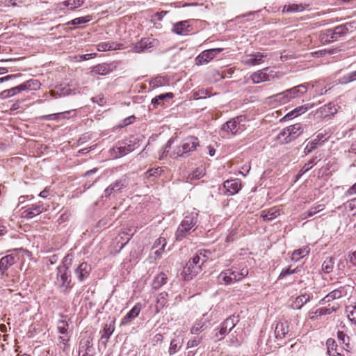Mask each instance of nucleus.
Returning <instances> with one entry per match:
<instances>
[{
  "label": "nucleus",
  "mask_w": 356,
  "mask_h": 356,
  "mask_svg": "<svg viewBox=\"0 0 356 356\" xmlns=\"http://www.w3.org/2000/svg\"><path fill=\"white\" fill-rule=\"evenodd\" d=\"M352 23H346L340 26H336L333 29L326 30L321 34V40L325 43H330L337 40L339 38L348 33L350 29H353Z\"/></svg>",
  "instance_id": "4"
},
{
  "label": "nucleus",
  "mask_w": 356,
  "mask_h": 356,
  "mask_svg": "<svg viewBox=\"0 0 356 356\" xmlns=\"http://www.w3.org/2000/svg\"><path fill=\"white\" fill-rule=\"evenodd\" d=\"M110 68L106 63H102L94 67L92 72L97 74L105 75L109 72Z\"/></svg>",
  "instance_id": "41"
},
{
  "label": "nucleus",
  "mask_w": 356,
  "mask_h": 356,
  "mask_svg": "<svg viewBox=\"0 0 356 356\" xmlns=\"http://www.w3.org/2000/svg\"><path fill=\"white\" fill-rule=\"evenodd\" d=\"M128 186L126 177H123L110 184L104 191L105 197H109L113 193L118 192Z\"/></svg>",
  "instance_id": "11"
},
{
  "label": "nucleus",
  "mask_w": 356,
  "mask_h": 356,
  "mask_svg": "<svg viewBox=\"0 0 356 356\" xmlns=\"http://www.w3.org/2000/svg\"><path fill=\"white\" fill-rule=\"evenodd\" d=\"M289 131L291 134V140H295L302 133V128L300 124H295L288 127Z\"/></svg>",
  "instance_id": "36"
},
{
  "label": "nucleus",
  "mask_w": 356,
  "mask_h": 356,
  "mask_svg": "<svg viewBox=\"0 0 356 356\" xmlns=\"http://www.w3.org/2000/svg\"><path fill=\"white\" fill-rule=\"evenodd\" d=\"M346 311L349 320L356 324V305L347 306Z\"/></svg>",
  "instance_id": "50"
},
{
  "label": "nucleus",
  "mask_w": 356,
  "mask_h": 356,
  "mask_svg": "<svg viewBox=\"0 0 356 356\" xmlns=\"http://www.w3.org/2000/svg\"><path fill=\"white\" fill-rule=\"evenodd\" d=\"M334 264V258L330 257L326 258L322 264V270L325 273H330L332 271Z\"/></svg>",
  "instance_id": "39"
},
{
  "label": "nucleus",
  "mask_w": 356,
  "mask_h": 356,
  "mask_svg": "<svg viewBox=\"0 0 356 356\" xmlns=\"http://www.w3.org/2000/svg\"><path fill=\"white\" fill-rule=\"evenodd\" d=\"M92 19L90 15L85 17H80L73 19L74 26L81 25L82 24L87 23Z\"/></svg>",
  "instance_id": "57"
},
{
  "label": "nucleus",
  "mask_w": 356,
  "mask_h": 356,
  "mask_svg": "<svg viewBox=\"0 0 356 356\" xmlns=\"http://www.w3.org/2000/svg\"><path fill=\"white\" fill-rule=\"evenodd\" d=\"M223 185L229 195L236 193L241 188V183L238 179L227 180Z\"/></svg>",
  "instance_id": "20"
},
{
  "label": "nucleus",
  "mask_w": 356,
  "mask_h": 356,
  "mask_svg": "<svg viewBox=\"0 0 356 356\" xmlns=\"http://www.w3.org/2000/svg\"><path fill=\"white\" fill-rule=\"evenodd\" d=\"M266 56L267 54L256 52L247 56V58L243 60V63L245 65H257L264 63V58Z\"/></svg>",
  "instance_id": "17"
},
{
  "label": "nucleus",
  "mask_w": 356,
  "mask_h": 356,
  "mask_svg": "<svg viewBox=\"0 0 356 356\" xmlns=\"http://www.w3.org/2000/svg\"><path fill=\"white\" fill-rule=\"evenodd\" d=\"M167 275L164 273H160L153 280L152 286L155 290H158L167 282Z\"/></svg>",
  "instance_id": "28"
},
{
  "label": "nucleus",
  "mask_w": 356,
  "mask_h": 356,
  "mask_svg": "<svg viewBox=\"0 0 356 356\" xmlns=\"http://www.w3.org/2000/svg\"><path fill=\"white\" fill-rule=\"evenodd\" d=\"M122 44L111 42H103L97 45V49L99 51L120 49Z\"/></svg>",
  "instance_id": "26"
},
{
  "label": "nucleus",
  "mask_w": 356,
  "mask_h": 356,
  "mask_svg": "<svg viewBox=\"0 0 356 356\" xmlns=\"http://www.w3.org/2000/svg\"><path fill=\"white\" fill-rule=\"evenodd\" d=\"M18 259L16 254H10L2 257L0 260V270L2 273H4L9 267L14 264Z\"/></svg>",
  "instance_id": "18"
},
{
  "label": "nucleus",
  "mask_w": 356,
  "mask_h": 356,
  "mask_svg": "<svg viewBox=\"0 0 356 356\" xmlns=\"http://www.w3.org/2000/svg\"><path fill=\"white\" fill-rule=\"evenodd\" d=\"M337 337L338 339L342 342L343 344H344L343 348L348 351L350 348H351L350 345V338L348 337L342 331H338L337 332Z\"/></svg>",
  "instance_id": "46"
},
{
  "label": "nucleus",
  "mask_w": 356,
  "mask_h": 356,
  "mask_svg": "<svg viewBox=\"0 0 356 356\" xmlns=\"http://www.w3.org/2000/svg\"><path fill=\"white\" fill-rule=\"evenodd\" d=\"M95 355L93 337L91 335L82 337L79 344V356H95Z\"/></svg>",
  "instance_id": "6"
},
{
  "label": "nucleus",
  "mask_w": 356,
  "mask_h": 356,
  "mask_svg": "<svg viewBox=\"0 0 356 356\" xmlns=\"http://www.w3.org/2000/svg\"><path fill=\"white\" fill-rule=\"evenodd\" d=\"M136 230L134 227H128L124 231L122 232V234L126 236L125 242H122V245L120 246V249H122L124 245L130 241L132 236L136 233Z\"/></svg>",
  "instance_id": "45"
},
{
  "label": "nucleus",
  "mask_w": 356,
  "mask_h": 356,
  "mask_svg": "<svg viewBox=\"0 0 356 356\" xmlns=\"http://www.w3.org/2000/svg\"><path fill=\"white\" fill-rule=\"evenodd\" d=\"M280 215L279 209L276 208H270L268 210H264L261 212V218L265 221H270L275 219Z\"/></svg>",
  "instance_id": "29"
},
{
  "label": "nucleus",
  "mask_w": 356,
  "mask_h": 356,
  "mask_svg": "<svg viewBox=\"0 0 356 356\" xmlns=\"http://www.w3.org/2000/svg\"><path fill=\"white\" fill-rule=\"evenodd\" d=\"M159 41L154 38H142L136 43L132 47V51L134 53H141L147 51L151 48L158 45Z\"/></svg>",
  "instance_id": "8"
},
{
  "label": "nucleus",
  "mask_w": 356,
  "mask_h": 356,
  "mask_svg": "<svg viewBox=\"0 0 356 356\" xmlns=\"http://www.w3.org/2000/svg\"><path fill=\"white\" fill-rule=\"evenodd\" d=\"M46 210L44 204L42 202L32 204L31 207L28 208L23 212L24 217L26 218H32L38 216Z\"/></svg>",
  "instance_id": "14"
},
{
  "label": "nucleus",
  "mask_w": 356,
  "mask_h": 356,
  "mask_svg": "<svg viewBox=\"0 0 356 356\" xmlns=\"http://www.w3.org/2000/svg\"><path fill=\"white\" fill-rule=\"evenodd\" d=\"M173 97H174V95L172 92L161 94L159 95L156 96L154 98H153L152 99L151 102L154 106H156L157 105H159L161 102H163L167 99H172Z\"/></svg>",
  "instance_id": "40"
},
{
  "label": "nucleus",
  "mask_w": 356,
  "mask_h": 356,
  "mask_svg": "<svg viewBox=\"0 0 356 356\" xmlns=\"http://www.w3.org/2000/svg\"><path fill=\"white\" fill-rule=\"evenodd\" d=\"M57 329L62 334H65L68 329V323L64 320H60L58 322Z\"/></svg>",
  "instance_id": "55"
},
{
  "label": "nucleus",
  "mask_w": 356,
  "mask_h": 356,
  "mask_svg": "<svg viewBox=\"0 0 356 356\" xmlns=\"http://www.w3.org/2000/svg\"><path fill=\"white\" fill-rule=\"evenodd\" d=\"M168 293L162 292L158 296V303L163 307L167 303Z\"/></svg>",
  "instance_id": "61"
},
{
  "label": "nucleus",
  "mask_w": 356,
  "mask_h": 356,
  "mask_svg": "<svg viewBox=\"0 0 356 356\" xmlns=\"http://www.w3.org/2000/svg\"><path fill=\"white\" fill-rule=\"evenodd\" d=\"M347 207L353 214H356V197L347 202Z\"/></svg>",
  "instance_id": "63"
},
{
  "label": "nucleus",
  "mask_w": 356,
  "mask_h": 356,
  "mask_svg": "<svg viewBox=\"0 0 356 356\" xmlns=\"http://www.w3.org/2000/svg\"><path fill=\"white\" fill-rule=\"evenodd\" d=\"M269 67H265L261 70H258L254 72L250 78L254 83H259L264 81H269L274 78V74H273V71L270 73Z\"/></svg>",
  "instance_id": "10"
},
{
  "label": "nucleus",
  "mask_w": 356,
  "mask_h": 356,
  "mask_svg": "<svg viewBox=\"0 0 356 356\" xmlns=\"http://www.w3.org/2000/svg\"><path fill=\"white\" fill-rule=\"evenodd\" d=\"M198 213L191 212L187 214L179 225L176 233V239L181 241L186 236L191 234L197 227Z\"/></svg>",
  "instance_id": "1"
},
{
  "label": "nucleus",
  "mask_w": 356,
  "mask_h": 356,
  "mask_svg": "<svg viewBox=\"0 0 356 356\" xmlns=\"http://www.w3.org/2000/svg\"><path fill=\"white\" fill-rule=\"evenodd\" d=\"M327 353L329 356H344L337 351V344L333 339H328L326 341Z\"/></svg>",
  "instance_id": "24"
},
{
  "label": "nucleus",
  "mask_w": 356,
  "mask_h": 356,
  "mask_svg": "<svg viewBox=\"0 0 356 356\" xmlns=\"http://www.w3.org/2000/svg\"><path fill=\"white\" fill-rule=\"evenodd\" d=\"M316 159V157H313L308 163L304 165L302 168L299 172V176L302 175L313 167V165L315 164L314 161Z\"/></svg>",
  "instance_id": "54"
},
{
  "label": "nucleus",
  "mask_w": 356,
  "mask_h": 356,
  "mask_svg": "<svg viewBox=\"0 0 356 356\" xmlns=\"http://www.w3.org/2000/svg\"><path fill=\"white\" fill-rule=\"evenodd\" d=\"M141 310V305L136 304L123 318L121 325H126L131 322L140 314Z\"/></svg>",
  "instance_id": "19"
},
{
  "label": "nucleus",
  "mask_w": 356,
  "mask_h": 356,
  "mask_svg": "<svg viewBox=\"0 0 356 356\" xmlns=\"http://www.w3.org/2000/svg\"><path fill=\"white\" fill-rule=\"evenodd\" d=\"M324 209V206L323 204H318L316 207H312L307 212H305L302 214V218L306 219L309 217H312L320 211H322Z\"/></svg>",
  "instance_id": "43"
},
{
  "label": "nucleus",
  "mask_w": 356,
  "mask_h": 356,
  "mask_svg": "<svg viewBox=\"0 0 356 356\" xmlns=\"http://www.w3.org/2000/svg\"><path fill=\"white\" fill-rule=\"evenodd\" d=\"M114 325L112 324H106L102 334L101 336V340L102 343L104 344V346L106 345L110 337L112 335V334L114 332Z\"/></svg>",
  "instance_id": "30"
},
{
  "label": "nucleus",
  "mask_w": 356,
  "mask_h": 356,
  "mask_svg": "<svg viewBox=\"0 0 356 356\" xmlns=\"http://www.w3.org/2000/svg\"><path fill=\"white\" fill-rule=\"evenodd\" d=\"M205 322L202 320H199L195 322L191 329V333L193 334H197L204 330Z\"/></svg>",
  "instance_id": "49"
},
{
  "label": "nucleus",
  "mask_w": 356,
  "mask_h": 356,
  "mask_svg": "<svg viewBox=\"0 0 356 356\" xmlns=\"http://www.w3.org/2000/svg\"><path fill=\"white\" fill-rule=\"evenodd\" d=\"M203 337H195L187 342V348H194L200 344Z\"/></svg>",
  "instance_id": "56"
},
{
  "label": "nucleus",
  "mask_w": 356,
  "mask_h": 356,
  "mask_svg": "<svg viewBox=\"0 0 356 356\" xmlns=\"http://www.w3.org/2000/svg\"><path fill=\"white\" fill-rule=\"evenodd\" d=\"M243 117H236L224 124L222 127V130L227 134L236 135L244 129V124H241Z\"/></svg>",
  "instance_id": "7"
},
{
  "label": "nucleus",
  "mask_w": 356,
  "mask_h": 356,
  "mask_svg": "<svg viewBox=\"0 0 356 356\" xmlns=\"http://www.w3.org/2000/svg\"><path fill=\"white\" fill-rule=\"evenodd\" d=\"M277 138L284 143H289L292 141L291 140V134L288 127L282 129L277 136Z\"/></svg>",
  "instance_id": "47"
},
{
  "label": "nucleus",
  "mask_w": 356,
  "mask_h": 356,
  "mask_svg": "<svg viewBox=\"0 0 356 356\" xmlns=\"http://www.w3.org/2000/svg\"><path fill=\"white\" fill-rule=\"evenodd\" d=\"M296 272L295 269L291 270L290 268L283 269L281 273L280 274L279 277L282 278L289 275L293 274Z\"/></svg>",
  "instance_id": "64"
},
{
  "label": "nucleus",
  "mask_w": 356,
  "mask_h": 356,
  "mask_svg": "<svg viewBox=\"0 0 356 356\" xmlns=\"http://www.w3.org/2000/svg\"><path fill=\"white\" fill-rule=\"evenodd\" d=\"M339 106L333 104L329 103L327 104L324 105L323 106L319 108V112L324 115V117H327L329 115H333L337 113Z\"/></svg>",
  "instance_id": "22"
},
{
  "label": "nucleus",
  "mask_w": 356,
  "mask_h": 356,
  "mask_svg": "<svg viewBox=\"0 0 356 356\" xmlns=\"http://www.w3.org/2000/svg\"><path fill=\"white\" fill-rule=\"evenodd\" d=\"M65 2V5L69 7L67 10L74 11L76 8L83 6L84 0H66Z\"/></svg>",
  "instance_id": "48"
},
{
  "label": "nucleus",
  "mask_w": 356,
  "mask_h": 356,
  "mask_svg": "<svg viewBox=\"0 0 356 356\" xmlns=\"http://www.w3.org/2000/svg\"><path fill=\"white\" fill-rule=\"evenodd\" d=\"M203 175L204 173L202 169L197 168L196 170L188 175V179H199L203 176Z\"/></svg>",
  "instance_id": "58"
},
{
  "label": "nucleus",
  "mask_w": 356,
  "mask_h": 356,
  "mask_svg": "<svg viewBox=\"0 0 356 356\" xmlns=\"http://www.w3.org/2000/svg\"><path fill=\"white\" fill-rule=\"evenodd\" d=\"M308 108L305 106H301L296 108L293 111L287 113L284 118H293L297 117L307 111Z\"/></svg>",
  "instance_id": "42"
},
{
  "label": "nucleus",
  "mask_w": 356,
  "mask_h": 356,
  "mask_svg": "<svg viewBox=\"0 0 356 356\" xmlns=\"http://www.w3.org/2000/svg\"><path fill=\"white\" fill-rule=\"evenodd\" d=\"M65 3H66L65 1L57 3L56 9L59 13H63L64 14H67L70 11V10H67V8H69V7H67V6L65 5Z\"/></svg>",
  "instance_id": "60"
},
{
  "label": "nucleus",
  "mask_w": 356,
  "mask_h": 356,
  "mask_svg": "<svg viewBox=\"0 0 356 356\" xmlns=\"http://www.w3.org/2000/svg\"><path fill=\"white\" fill-rule=\"evenodd\" d=\"M199 146V140L195 136H190L184 139L180 145L177 146L170 154V156L176 158L178 156H187L195 151Z\"/></svg>",
  "instance_id": "2"
},
{
  "label": "nucleus",
  "mask_w": 356,
  "mask_h": 356,
  "mask_svg": "<svg viewBox=\"0 0 356 356\" xmlns=\"http://www.w3.org/2000/svg\"><path fill=\"white\" fill-rule=\"evenodd\" d=\"M305 8V6L302 3L300 4H291V5H285L283 7L282 12L283 13H296V12H301L303 11Z\"/></svg>",
  "instance_id": "37"
},
{
  "label": "nucleus",
  "mask_w": 356,
  "mask_h": 356,
  "mask_svg": "<svg viewBox=\"0 0 356 356\" xmlns=\"http://www.w3.org/2000/svg\"><path fill=\"white\" fill-rule=\"evenodd\" d=\"M238 321V316H230L222 323L221 327L219 330V334L223 336L229 333Z\"/></svg>",
  "instance_id": "12"
},
{
  "label": "nucleus",
  "mask_w": 356,
  "mask_h": 356,
  "mask_svg": "<svg viewBox=\"0 0 356 356\" xmlns=\"http://www.w3.org/2000/svg\"><path fill=\"white\" fill-rule=\"evenodd\" d=\"M271 98L273 99L275 102H277L283 104L288 103L291 100V96H289L287 90L272 96Z\"/></svg>",
  "instance_id": "35"
},
{
  "label": "nucleus",
  "mask_w": 356,
  "mask_h": 356,
  "mask_svg": "<svg viewBox=\"0 0 356 356\" xmlns=\"http://www.w3.org/2000/svg\"><path fill=\"white\" fill-rule=\"evenodd\" d=\"M56 286L60 292L66 293L71 288V278L68 273V268L65 264L57 268L56 279L54 281Z\"/></svg>",
  "instance_id": "5"
},
{
  "label": "nucleus",
  "mask_w": 356,
  "mask_h": 356,
  "mask_svg": "<svg viewBox=\"0 0 356 356\" xmlns=\"http://www.w3.org/2000/svg\"><path fill=\"white\" fill-rule=\"evenodd\" d=\"M231 269H227L220 273L218 277V282L220 284H230L232 283Z\"/></svg>",
  "instance_id": "32"
},
{
  "label": "nucleus",
  "mask_w": 356,
  "mask_h": 356,
  "mask_svg": "<svg viewBox=\"0 0 356 356\" xmlns=\"http://www.w3.org/2000/svg\"><path fill=\"white\" fill-rule=\"evenodd\" d=\"M91 271V266L86 262H82L74 270V274L79 282L86 279Z\"/></svg>",
  "instance_id": "15"
},
{
  "label": "nucleus",
  "mask_w": 356,
  "mask_h": 356,
  "mask_svg": "<svg viewBox=\"0 0 356 356\" xmlns=\"http://www.w3.org/2000/svg\"><path fill=\"white\" fill-rule=\"evenodd\" d=\"M289 332V324L286 321L278 322L275 329V334L277 339H283Z\"/></svg>",
  "instance_id": "21"
},
{
  "label": "nucleus",
  "mask_w": 356,
  "mask_h": 356,
  "mask_svg": "<svg viewBox=\"0 0 356 356\" xmlns=\"http://www.w3.org/2000/svg\"><path fill=\"white\" fill-rule=\"evenodd\" d=\"M309 249L307 247L304 248H300V249L296 250L293 251V252L292 254V259L298 261L300 258H303L305 256H307L309 254Z\"/></svg>",
  "instance_id": "44"
},
{
  "label": "nucleus",
  "mask_w": 356,
  "mask_h": 356,
  "mask_svg": "<svg viewBox=\"0 0 356 356\" xmlns=\"http://www.w3.org/2000/svg\"><path fill=\"white\" fill-rule=\"evenodd\" d=\"M231 273H232L231 277L232 280V282H234L239 281L244 278L245 276H247L248 274V270L247 268H242L239 272L231 269Z\"/></svg>",
  "instance_id": "38"
},
{
  "label": "nucleus",
  "mask_w": 356,
  "mask_h": 356,
  "mask_svg": "<svg viewBox=\"0 0 356 356\" xmlns=\"http://www.w3.org/2000/svg\"><path fill=\"white\" fill-rule=\"evenodd\" d=\"M327 134L328 132L326 130H324L323 131L321 130L316 135L315 140L318 143H320V141H322V143H323L328 138V137L327 136Z\"/></svg>",
  "instance_id": "59"
},
{
  "label": "nucleus",
  "mask_w": 356,
  "mask_h": 356,
  "mask_svg": "<svg viewBox=\"0 0 356 356\" xmlns=\"http://www.w3.org/2000/svg\"><path fill=\"white\" fill-rule=\"evenodd\" d=\"M69 113H70V111H65V112H62V113H59L47 115L42 116V118L44 120H58L60 115H61V116H63V118H67L65 115L67 114H68Z\"/></svg>",
  "instance_id": "53"
},
{
  "label": "nucleus",
  "mask_w": 356,
  "mask_h": 356,
  "mask_svg": "<svg viewBox=\"0 0 356 356\" xmlns=\"http://www.w3.org/2000/svg\"><path fill=\"white\" fill-rule=\"evenodd\" d=\"M307 90V86L305 84H300L292 88L288 89V93L291 96V99L299 97L302 95L305 94Z\"/></svg>",
  "instance_id": "23"
},
{
  "label": "nucleus",
  "mask_w": 356,
  "mask_h": 356,
  "mask_svg": "<svg viewBox=\"0 0 356 356\" xmlns=\"http://www.w3.org/2000/svg\"><path fill=\"white\" fill-rule=\"evenodd\" d=\"M206 262V259L200 255H194L186 263L183 270L185 280H189L202 271V266Z\"/></svg>",
  "instance_id": "3"
},
{
  "label": "nucleus",
  "mask_w": 356,
  "mask_h": 356,
  "mask_svg": "<svg viewBox=\"0 0 356 356\" xmlns=\"http://www.w3.org/2000/svg\"><path fill=\"white\" fill-rule=\"evenodd\" d=\"M134 149V145L128 144L127 143H119L116 146L113 148L115 154V157H122Z\"/></svg>",
  "instance_id": "13"
},
{
  "label": "nucleus",
  "mask_w": 356,
  "mask_h": 356,
  "mask_svg": "<svg viewBox=\"0 0 356 356\" xmlns=\"http://www.w3.org/2000/svg\"><path fill=\"white\" fill-rule=\"evenodd\" d=\"M335 309L332 307V308H321L316 310V314L322 316L331 314Z\"/></svg>",
  "instance_id": "62"
},
{
  "label": "nucleus",
  "mask_w": 356,
  "mask_h": 356,
  "mask_svg": "<svg viewBox=\"0 0 356 356\" xmlns=\"http://www.w3.org/2000/svg\"><path fill=\"white\" fill-rule=\"evenodd\" d=\"M23 91L35 90L40 88V83L36 79H30L21 84Z\"/></svg>",
  "instance_id": "34"
},
{
  "label": "nucleus",
  "mask_w": 356,
  "mask_h": 356,
  "mask_svg": "<svg viewBox=\"0 0 356 356\" xmlns=\"http://www.w3.org/2000/svg\"><path fill=\"white\" fill-rule=\"evenodd\" d=\"M344 293H345L344 287H341L340 289H334L332 291H331L330 293H328L322 300L324 302H329L335 299H339V298H341Z\"/></svg>",
  "instance_id": "25"
},
{
  "label": "nucleus",
  "mask_w": 356,
  "mask_h": 356,
  "mask_svg": "<svg viewBox=\"0 0 356 356\" xmlns=\"http://www.w3.org/2000/svg\"><path fill=\"white\" fill-rule=\"evenodd\" d=\"M355 81H356V70L344 75L341 79V83L346 84Z\"/></svg>",
  "instance_id": "51"
},
{
  "label": "nucleus",
  "mask_w": 356,
  "mask_h": 356,
  "mask_svg": "<svg viewBox=\"0 0 356 356\" xmlns=\"http://www.w3.org/2000/svg\"><path fill=\"white\" fill-rule=\"evenodd\" d=\"M22 91H23V90L22 88V85L20 84L17 86L10 88V89L4 90L3 91H2L0 93V97L1 99H6V98L13 97V96L15 95L16 94H18Z\"/></svg>",
  "instance_id": "33"
},
{
  "label": "nucleus",
  "mask_w": 356,
  "mask_h": 356,
  "mask_svg": "<svg viewBox=\"0 0 356 356\" xmlns=\"http://www.w3.org/2000/svg\"><path fill=\"white\" fill-rule=\"evenodd\" d=\"M322 143L317 142L315 138L309 143L307 145L304 149V152L306 155L311 153L313 150L317 148L318 145H321Z\"/></svg>",
  "instance_id": "52"
},
{
  "label": "nucleus",
  "mask_w": 356,
  "mask_h": 356,
  "mask_svg": "<svg viewBox=\"0 0 356 356\" xmlns=\"http://www.w3.org/2000/svg\"><path fill=\"white\" fill-rule=\"evenodd\" d=\"M310 300V296L307 293L302 294L298 296L292 303V307L296 309H300L301 307Z\"/></svg>",
  "instance_id": "27"
},
{
  "label": "nucleus",
  "mask_w": 356,
  "mask_h": 356,
  "mask_svg": "<svg viewBox=\"0 0 356 356\" xmlns=\"http://www.w3.org/2000/svg\"><path fill=\"white\" fill-rule=\"evenodd\" d=\"M165 245H166V240L163 237H160L155 241L152 248L153 249L158 248V250H156L154 252V254L156 255V257H161V255L162 254V253L164 251V248H165Z\"/></svg>",
  "instance_id": "31"
},
{
  "label": "nucleus",
  "mask_w": 356,
  "mask_h": 356,
  "mask_svg": "<svg viewBox=\"0 0 356 356\" xmlns=\"http://www.w3.org/2000/svg\"><path fill=\"white\" fill-rule=\"evenodd\" d=\"M190 21L185 20L177 22L174 24L172 31L173 33L178 34L186 35L191 31V26L189 24Z\"/></svg>",
  "instance_id": "16"
},
{
  "label": "nucleus",
  "mask_w": 356,
  "mask_h": 356,
  "mask_svg": "<svg viewBox=\"0 0 356 356\" xmlns=\"http://www.w3.org/2000/svg\"><path fill=\"white\" fill-rule=\"evenodd\" d=\"M222 51V49L221 48H214L203 51L199 56L196 57V63L197 65L207 63Z\"/></svg>",
  "instance_id": "9"
}]
</instances>
